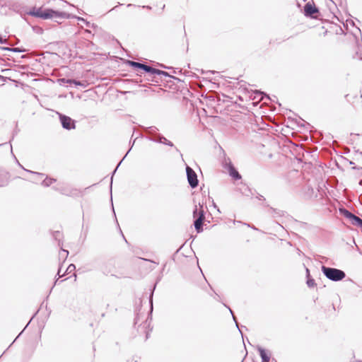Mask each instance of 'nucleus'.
<instances>
[{"label": "nucleus", "instance_id": "473e14b6", "mask_svg": "<svg viewBox=\"0 0 362 362\" xmlns=\"http://www.w3.org/2000/svg\"><path fill=\"white\" fill-rule=\"evenodd\" d=\"M84 23H85V24H86V26H88V27H91V28H95V27H97V25H95L94 23L90 24V23L89 21H88L87 20H86V22H84Z\"/></svg>", "mask_w": 362, "mask_h": 362}, {"label": "nucleus", "instance_id": "9b49d317", "mask_svg": "<svg viewBox=\"0 0 362 362\" xmlns=\"http://www.w3.org/2000/svg\"><path fill=\"white\" fill-rule=\"evenodd\" d=\"M264 206L269 208V213L273 218L283 217L285 215L284 211L269 206L267 204H265Z\"/></svg>", "mask_w": 362, "mask_h": 362}, {"label": "nucleus", "instance_id": "774afa93", "mask_svg": "<svg viewBox=\"0 0 362 362\" xmlns=\"http://www.w3.org/2000/svg\"><path fill=\"white\" fill-rule=\"evenodd\" d=\"M357 362H362V361H358Z\"/></svg>", "mask_w": 362, "mask_h": 362}, {"label": "nucleus", "instance_id": "423d86ee", "mask_svg": "<svg viewBox=\"0 0 362 362\" xmlns=\"http://www.w3.org/2000/svg\"><path fill=\"white\" fill-rule=\"evenodd\" d=\"M320 13V10L314 4H311L310 1L307 2L303 8V14L307 18H314L315 14Z\"/></svg>", "mask_w": 362, "mask_h": 362}, {"label": "nucleus", "instance_id": "393cba45", "mask_svg": "<svg viewBox=\"0 0 362 362\" xmlns=\"http://www.w3.org/2000/svg\"><path fill=\"white\" fill-rule=\"evenodd\" d=\"M19 166L23 169L24 170H25L26 172L29 173H31V174H34V175H37L38 176H40V177H43L45 175L42 173H38V172H35V171H32V170H27L25 169L23 165L20 164Z\"/></svg>", "mask_w": 362, "mask_h": 362}, {"label": "nucleus", "instance_id": "f8f14e48", "mask_svg": "<svg viewBox=\"0 0 362 362\" xmlns=\"http://www.w3.org/2000/svg\"><path fill=\"white\" fill-rule=\"evenodd\" d=\"M339 211L341 214H342L345 218H348L351 221V224L357 218V216H356L354 214L349 211V210L346 209L345 208L339 209Z\"/></svg>", "mask_w": 362, "mask_h": 362}, {"label": "nucleus", "instance_id": "20e7f679", "mask_svg": "<svg viewBox=\"0 0 362 362\" xmlns=\"http://www.w3.org/2000/svg\"><path fill=\"white\" fill-rule=\"evenodd\" d=\"M187 179L189 187L195 189L199 185V180L196 172L189 165H186Z\"/></svg>", "mask_w": 362, "mask_h": 362}, {"label": "nucleus", "instance_id": "ea45409f", "mask_svg": "<svg viewBox=\"0 0 362 362\" xmlns=\"http://www.w3.org/2000/svg\"><path fill=\"white\" fill-rule=\"evenodd\" d=\"M141 7L143 8H146L148 10H151L152 8L151 6H142Z\"/></svg>", "mask_w": 362, "mask_h": 362}, {"label": "nucleus", "instance_id": "603ef678", "mask_svg": "<svg viewBox=\"0 0 362 362\" xmlns=\"http://www.w3.org/2000/svg\"><path fill=\"white\" fill-rule=\"evenodd\" d=\"M120 232H121V233H122V238H123L124 239V240L127 242V240L125 239L124 235H123V233H122V230H120Z\"/></svg>", "mask_w": 362, "mask_h": 362}, {"label": "nucleus", "instance_id": "cd10ccee", "mask_svg": "<svg viewBox=\"0 0 362 362\" xmlns=\"http://www.w3.org/2000/svg\"><path fill=\"white\" fill-rule=\"evenodd\" d=\"M25 49L23 47H12L11 49V52L18 53L25 52Z\"/></svg>", "mask_w": 362, "mask_h": 362}, {"label": "nucleus", "instance_id": "de8ad7c7", "mask_svg": "<svg viewBox=\"0 0 362 362\" xmlns=\"http://www.w3.org/2000/svg\"><path fill=\"white\" fill-rule=\"evenodd\" d=\"M17 133H18V130H17V129H16V130L13 132L12 139H13L14 136H15L16 134H17Z\"/></svg>", "mask_w": 362, "mask_h": 362}, {"label": "nucleus", "instance_id": "a211bd4d", "mask_svg": "<svg viewBox=\"0 0 362 362\" xmlns=\"http://www.w3.org/2000/svg\"><path fill=\"white\" fill-rule=\"evenodd\" d=\"M42 8H33L31 10H30L27 13L30 16L36 17V18H41Z\"/></svg>", "mask_w": 362, "mask_h": 362}, {"label": "nucleus", "instance_id": "e2e57ef3", "mask_svg": "<svg viewBox=\"0 0 362 362\" xmlns=\"http://www.w3.org/2000/svg\"><path fill=\"white\" fill-rule=\"evenodd\" d=\"M329 1H331L332 3H334V1L333 0H329Z\"/></svg>", "mask_w": 362, "mask_h": 362}, {"label": "nucleus", "instance_id": "2eb2a0df", "mask_svg": "<svg viewBox=\"0 0 362 362\" xmlns=\"http://www.w3.org/2000/svg\"><path fill=\"white\" fill-rule=\"evenodd\" d=\"M306 284L309 288H313L316 286L315 281L310 275V270L306 268Z\"/></svg>", "mask_w": 362, "mask_h": 362}, {"label": "nucleus", "instance_id": "864d4df0", "mask_svg": "<svg viewBox=\"0 0 362 362\" xmlns=\"http://www.w3.org/2000/svg\"><path fill=\"white\" fill-rule=\"evenodd\" d=\"M213 206H214V208H217L216 204L214 202H213Z\"/></svg>", "mask_w": 362, "mask_h": 362}, {"label": "nucleus", "instance_id": "c03bdc74", "mask_svg": "<svg viewBox=\"0 0 362 362\" xmlns=\"http://www.w3.org/2000/svg\"><path fill=\"white\" fill-rule=\"evenodd\" d=\"M127 7H136V6L135 4H128L127 5Z\"/></svg>", "mask_w": 362, "mask_h": 362}, {"label": "nucleus", "instance_id": "a878e982", "mask_svg": "<svg viewBox=\"0 0 362 362\" xmlns=\"http://www.w3.org/2000/svg\"><path fill=\"white\" fill-rule=\"evenodd\" d=\"M352 225L358 226L361 228H362V219L357 216V218L355 219Z\"/></svg>", "mask_w": 362, "mask_h": 362}, {"label": "nucleus", "instance_id": "13d9d810", "mask_svg": "<svg viewBox=\"0 0 362 362\" xmlns=\"http://www.w3.org/2000/svg\"><path fill=\"white\" fill-rule=\"evenodd\" d=\"M11 153H13V148H12V146L11 145Z\"/></svg>", "mask_w": 362, "mask_h": 362}, {"label": "nucleus", "instance_id": "aec40b11", "mask_svg": "<svg viewBox=\"0 0 362 362\" xmlns=\"http://www.w3.org/2000/svg\"><path fill=\"white\" fill-rule=\"evenodd\" d=\"M56 181V179L52 178L47 175L45 180L42 182V185L47 187H49L52 183L55 182Z\"/></svg>", "mask_w": 362, "mask_h": 362}, {"label": "nucleus", "instance_id": "9d476101", "mask_svg": "<svg viewBox=\"0 0 362 362\" xmlns=\"http://www.w3.org/2000/svg\"><path fill=\"white\" fill-rule=\"evenodd\" d=\"M257 349L259 354V356L262 358V362H269L270 361V354L268 351L262 348V346H257Z\"/></svg>", "mask_w": 362, "mask_h": 362}, {"label": "nucleus", "instance_id": "3c124183", "mask_svg": "<svg viewBox=\"0 0 362 362\" xmlns=\"http://www.w3.org/2000/svg\"><path fill=\"white\" fill-rule=\"evenodd\" d=\"M120 5H122V4L119 3V4L116 6L113 7V8L112 10H115L118 6H120Z\"/></svg>", "mask_w": 362, "mask_h": 362}, {"label": "nucleus", "instance_id": "69168bd1", "mask_svg": "<svg viewBox=\"0 0 362 362\" xmlns=\"http://www.w3.org/2000/svg\"><path fill=\"white\" fill-rule=\"evenodd\" d=\"M329 1H331L332 3H334V1L333 0H329Z\"/></svg>", "mask_w": 362, "mask_h": 362}, {"label": "nucleus", "instance_id": "dca6fc26", "mask_svg": "<svg viewBox=\"0 0 362 362\" xmlns=\"http://www.w3.org/2000/svg\"><path fill=\"white\" fill-rule=\"evenodd\" d=\"M202 223L203 221H202L201 218H196L195 220H194L193 225L197 233H200L203 231Z\"/></svg>", "mask_w": 362, "mask_h": 362}, {"label": "nucleus", "instance_id": "58836bf2", "mask_svg": "<svg viewBox=\"0 0 362 362\" xmlns=\"http://www.w3.org/2000/svg\"><path fill=\"white\" fill-rule=\"evenodd\" d=\"M37 313V311L33 315V317H31L30 321L28 322V324H26V326L25 327L23 330L28 326V325L30 323L31 320L35 317V316L36 315Z\"/></svg>", "mask_w": 362, "mask_h": 362}, {"label": "nucleus", "instance_id": "bf43d9fd", "mask_svg": "<svg viewBox=\"0 0 362 362\" xmlns=\"http://www.w3.org/2000/svg\"><path fill=\"white\" fill-rule=\"evenodd\" d=\"M354 37H355V38H356V41H358L357 36H356V35H355Z\"/></svg>", "mask_w": 362, "mask_h": 362}, {"label": "nucleus", "instance_id": "39448f33", "mask_svg": "<svg viewBox=\"0 0 362 362\" xmlns=\"http://www.w3.org/2000/svg\"><path fill=\"white\" fill-rule=\"evenodd\" d=\"M59 118L62 127L67 130L74 129L76 128V121L70 117L62 113H59Z\"/></svg>", "mask_w": 362, "mask_h": 362}, {"label": "nucleus", "instance_id": "f257e3e1", "mask_svg": "<svg viewBox=\"0 0 362 362\" xmlns=\"http://www.w3.org/2000/svg\"><path fill=\"white\" fill-rule=\"evenodd\" d=\"M146 139L148 141L162 144L168 146L173 147L174 144L167 139L163 134L158 132V129L155 126L148 127L145 129Z\"/></svg>", "mask_w": 362, "mask_h": 362}, {"label": "nucleus", "instance_id": "72a5a7b5", "mask_svg": "<svg viewBox=\"0 0 362 362\" xmlns=\"http://www.w3.org/2000/svg\"><path fill=\"white\" fill-rule=\"evenodd\" d=\"M0 49H1V50H4V51H9V52H11L12 47H1V46H0Z\"/></svg>", "mask_w": 362, "mask_h": 362}, {"label": "nucleus", "instance_id": "4be33fe9", "mask_svg": "<svg viewBox=\"0 0 362 362\" xmlns=\"http://www.w3.org/2000/svg\"><path fill=\"white\" fill-rule=\"evenodd\" d=\"M127 64L129 66H131L132 68H133L134 69H140L142 63L132 61V60H128Z\"/></svg>", "mask_w": 362, "mask_h": 362}, {"label": "nucleus", "instance_id": "a19ab883", "mask_svg": "<svg viewBox=\"0 0 362 362\" xmlns=\"http://www.w3.org/2000/svg\"><path fill=\"white\" fill-rule=\"evenodd\" d=\"M62 251L65 254L66 257L69 255V251L66 250L62 249Z\"/></svg>", "mask_w": 362, "mask_h": 362}, {"label": "nucleus", "instance_id": "6e6552de", "mask_svg": "<svg viewBox=\"0 0 362 362\" xmlns=\"http://www.w3.org/2000/svg\"><path fill=\"white\" fill-rule=\"evenodd\" d=\"M193 202L194 204V208L193 209V218L195 220L196 218H201L202 221H205V211L204 209H198V206L197 204V201L195 199H193Z\"/></svg>", "mask_w": 362, "mask_h": 362}, {"label": "nucleus", "instance_id": "2f4dec72", "mask_svg": "<svg viewBox=\"0 0 362 362\" xmlns=\"http://www.w3.org/2000/svg\"><path fill=\"white\" fill-rule=\"evenodd\" d=\"M59 192L66 196H72L71 194H68V192L64 187L60 188Z\"/></svg>", "mask_w": 362, "mask_h": 362}, {"label": "nucleus", "instance_id": "bb28decb", "mask_svg": "<svg viewBox=\"0 0 362 362\" xmlns=\"http://www.w3.org/2000/svg\"><path fill=\"white\" fill-rule=\"evenodd\" d=\"M156 286V284H155V285L153 286V290L151 291L150 296H149V303H150L151 310L153 309V291H154Z\"/></svg>", "mask_w": 362, "mask_h": 362}, {"label": "nucleus", "instance_id": "ddd939ff", "mask_svg": "<svg viewBox=\"0 0 362 362\" xmlns=\"http://www.w3.org/2000/svg\"><path fill=\"white\" fill-rule=\"evenodd\" d=\"M60 81L62 83H69V84H74L76 86H81V87H86V85L84 82L81 81H77L75 79H66V78H61Z\"/></svg>", "mask_w": 362, "mask_h": 362}, {"label": "nucleus", "instance_id": "680f3d73", "mask_svg": "<svg viewBox=\"0 0 362 362\" xmlns=\"http://www.w3.org/2000/svg\"><path fill=\"white\" fill-rule=\"evenodd\" d=\"M329 1H331L332 3H334V1L333 0H329Z\"/></svg>", "mask_w": 362, "mask_h": 362}, {"label": "nucleus", "instance_id": "4d7b16f0", "mask_svg": "<svg viewBox=\"0 0 362 362\" xmlns=\"http://www.w3.org/2000/svg\"><path fill=\"white\" fill-rule=\"evenodd\" d=\"M359 59L362 60V54H360Z\"/></svg>", "mask_w": 362, "mask_h": 362}, {"label": "nucleus", "instance_id": "6e6d98bb", "mask_svg": "<svg viewBox=\"0 0 362 362\" xmlns=\"http://www.w3.org/2000/svg\"><path fill=\"white\" fill-rule=\"evenodd\" d=\"M6 143L0 144V146L5 145Z\"/></svg>", "mask_w": 362, "mask_h": 362}, {"label": "nucleus", "instance_id": "79ce46f5", "mask_svg": "<svg viewBox=\"0 0 362 362\" xmlns=\"http://www.w3.org/2000/svg\"><path fill=\"white\" fill-rule=\"evenodd\" d=\"M60 188H61V187H57V186H54V187H52V189H54L55 191H58V192H59Z\"/></svg>", "mask_w": 362, "mask_h": 362}, {"label": "nucleus", "instance_id": "0eeeda50", "mask_svg": "<svg viewBox=\"0 0 362 362\" xmlns=\"http://www.w3.org/2000/svg\"><path fill=\"white\" fill-rule=\"evenodd\" d=\"M140 69L143 70L145 73L148 74V76L146 78L148 81H151L158 83V81L155 79L156 68L151 67L145 63H142Z\"/></svg>", "mask_w": 362, "mask_h": 362}, {"label": "nucleus", "instance_id": "c756f323", "mask_svg": "<svg viewBox=\"0 0 362 362\" xmlns=\"http://www.w3.org/2000/svg\"><path fill=\"white\" fill-rule=\"evenodd\" d=\"M68 194H71V197H81L82 192H77V190L75 189L74 192H68Z\"/></svg>", "mask_w": 362, "mask_h": 362}, {"label": "nucleus", "instance_id": "f3484780", "mask_svg": "<svg viewBox=\"0 0 362 362\" xmlns=\"http://www.w3.org/2000/svg\"><path fill=\"white\" fill-rule=\"evenodd\" d=\"M238 191L240 192L243 195L247 197L252 194L251 189L249 188V187L245 185H243L241 187H239L238 188Z\"/></svg>", "mask_w": 362, "mask_h": 362}, {"label": "nucleus", "instance_id": "f03ea898", "mask_svg": "<svg viewBox=\"0 0 362 362\" xmlns=\"http://www.w3.org/2000/svg\"><path fill=\"white\" fill-rule=\"evenodd\" d=\"M321 271L327 279L332 281H339L346 277V273L339 269L322 266Z\"/></svg>", "mask_w": 362, "mask_h": 362}, {"label": "nucleus", "instance_id": "c9c22d12", "mask_svg": "<svg viewBox=\"0 0 362 362\" xmlns=\"http://www.w3.org/2000/svg\"><path fill=\"white\" fill-rule=\"evenodd\" d=\"M204 202H202V203H201L200 202H199L198 203H197V206H198V209H204Z\"/></svg>", "mask_w": 362, "mask_h": 362}, {"label": "nucleus", "instance_id": "4c0bfd02", "mask_svg": "<svg viewBox=\"0 0 362 362\" xmlns=\"http://www.w3.org/2000/svg\"><path fill=\"white\" fill-rule=\"evenodd\" d=\"M256 198L259 200H265V198L264 197V196H262V194H257Z\"/></svg>", "mask_w": 362, "mask_h": 362}, {"label": "nucleus", "instance_id": "7ed1b4c3", "mask_svg": "<svg viewBox=\"0 0 362 362\" xmlns=\"http://www.w3.org/2000/svg\"><path fill=\"white\" fill-rule=\"evenodd\" d=\"M71 17V15L64 11H59L54 10L52 8H45L42 9L41 18L42 19H57V18H64L68 19Z\"/></svg>", "mask_w": 362, "mask_h": 362}, {"label": "nucleus", "instance_id": "6ab92c4d", "mask_svg": "<svg viewBox=\"0 0 362 362\" xmlns=\"http://www.w3.org/2000/svg\"><path fill=\"white\" fill-rule=\"evenodd\" d=\"M156 76H164L165 77H170V78H174L175 80L180 81L177 77L172 76L167 71H163V70H160V69H156V71H155V77Z\"/></svg>", "mask_w": 362, "mask_h": 362}, {"label": "nucleus", "instance_id": "052dcab7", "mask_svg": "<svg viewBox=\"0 0 362 362\" xmlns=\"http://www.w3.org/2000/svg\"><path fill=\"white\" fill-rule=\"evenodd\" d=\"M357 29L358 30V32H360V33H361V30L358 28H357Z\"/></svg>", "mask_w": 362, "mask_h": 362}, {"label": "nucleus", "instance_id": "5701e85b", "mask_svg": "<svg viewBox=\"0 0 362 362\" xmlns=\"http://www.w3.org/2000/svg\"><path fill=\"white\" fill-rule=\"evenodd\" d=\"M223 305H224V306H226L227 308H228V310H229L230 313H231V315H232V316H233V320H234V322H235V325H236V327L238 328L239 332H240V333L241 334L242 337L243 338V332H242L241 329L239 328V324H238V321H237V318H236V317H235V316L234 315V314H233V310H231V309H230L228 305H226V304H223Z\"/></svg>", "mask_w": 362, "mask_h": 362}, {"label": "nucleus", "instance_id": "c85d7f7f", "mask_svg": "<svg viewBox=\"0 0 362 362\" xmlns=\"http://www.w3.org/2000/svg\"><path fill=\"white\" fill-rule=\"evenodd\" d=\"M76 269V266L74 264H70L66 270V273H71L73 271H74Z\"/></svg>", "mask_w": 362, "mask_h": 362}, {"label": "nucleus", "instance_id": "49530a36", "mask_svg": "<svg viewBox=\"0 0 362 362\" xmlns=\"http://www.w3.org/2000/svg\"><path fill=\"white\" fill-rule=\"evenodd\" d=\"M159 66H161L162 68H164V69H170V67L166 66H165L163 64H160Z\"/></svg>", "mask_w": 362, "mask_h": 362}, {"label": "nucleus", "instance_id": "1a4fd4ad", "mask_svg": "<svg viewBox=\"0 0 362 362\" xmlns=\"http://www.w3.org/2000/svg\"><path fill=\"white\" fill-rule=\"evenodd\" d=\"M136 139H134V140H132V139H130L129 141V144H130V148L128 150V151L127 152V153L124 155V156L122 158V159L119 162V163L117 164V167L115 168V169L113 170L112 173V177H111V182H110V193H112V177H113V175H115V173H116V171L117 170L119 166L121 165V163H122V161L124 160V158L127 157V154L130 152L132 148L133 147L134 143H135V141H136Z\"/></svg>", "mask_w": 362, "mask_h": 362}, {"label": "nucleus", "instance_id": "09e8293b", "mask_svg": "<svg viewBox=\"0 0 362 362\" xmlns=\"http://www.w3.org/2000/svg\"><path fill=\"white\" fill-rule=\"evenodd\" d=\"M149 337V332H146V339H147Z\"/></svg>", "mask_w": 362, "mask_h": 362}, {"label": "nucleus", "instance_id": "7c9ffc66", "mask_svg": "<svg viewBox=\"0 0 362 362\" xmlns=\"http://www.w3.org/2000/svg\"><path fill=\"white\" fill-rule=\"evenodd\" d=\"M0 44L1 45H8V40L3 37L2 35L0 34Z\"/></svg>", "mask_w": 362, "mask_h": 362}, {"label": "nucleus", "instance_id": "412c9836", "mask_svg": "<svg viewBox=\"0 0 362 362\" xmlns=\"http://www.w3.org/2000/svg\"><path fill=\"white\" fill-rule=\"evenodd\" d=\"M222 165L223 167L227 170L228 171L230 170V167L231 166L232 168L234 167L233 164L232 163L231 160L230 158H224L223 163H222Z\"/></svg>", "mask_w": 362, "mask_h": 362}, {"label": "nucleus", "instance_id": "a18cd8bd", "mask_svg": "<svg viewBox=\"0 0 362 362\" xmlns=\"http://www.w3.org/2000/svg\"><path fill=\"white\" fill-rule=\"evenodd\" d=\"M247 226L248 227L252 228V229H254V230H257V228L255 226H250V224H247Z\"/></svg>", "mask_w": 362, "mask_h": 362}, {"label": "nucleus", "instance_id": "4468645a", "mask_svg": "<svg viewBox=\"0 0 362 362\" xmlns=\"http://www.w3.org/2000/svg\"><path fill=\"white\" fill-rule=\"evenodd\" d=\"M228 175L234 180H239L242 178L241 175L239 173V172L237 170V169L231 166L230 167V170L228 171Z\"/></svg>", "mask_w": 362, "mask_h": 362}, {"label": "nucleus", "instance_id": "0e129e2a", "mask_svg": "<svg viewBox=\"0 0 362 362\" xmlns=\"http://www.w3.org/2000/svg\"><path fill=\"white\" fill-rule=\"evenodd\" d=\"M329 1H331L332 3H334V1L333 0H329Z\"/></svg>", "mask_w": 362, "mask_h": 362}, {"label": "nucleus", "instance_id": "b1692460", "mask_svg": "<svg viewBox=\"0 0 362 362\" xmlns=\"http://www.w3.org/2000/svg\"><path fill=\"white\" fill-rule=\"evenodd\" d=\"M52 237L54 240H58L59 242L60 241V238L62 237V233H60V231L59 230H55V231H53L52 233ZM60 244L59 243V245Z\"/></svg>", "mask_w": 362, "mask_h": 362}, {"label": "nucleus", "instance_id": "e433bc0d", "mask_svg": "<svg viewBox=\"0 0 362 362\" xmlns=\"http://www.w3.org/2000/svg\"><path fill=\"white\" fill-rule=\"evenodd\" d=\"M74 18H76L78 21H81V22H86V20L82 17H79V16H74Z\"/></svg>", "mask_w": 362, "mask_h": 362}, {"label": "nucleus", "instance_id": "5fc2aeb1", "mask_svg": "<svg viewBox=\"0 0 362 362\" xmlns=\"http://www.w3.org/2000/svg\"><path fill=\"white\" fill-rule=\"evenodd\" d=\"M16 160L17 164L19 165L21 163H19V161L17 160L16 158Z\"/></svg>", "mask_w": 362, "mask_h": 362}, {"label": "nucleus", "instance_id": "f704fd0d", "mask_svg": "<svg viewBox=\"0 0 362 362\" xmlns=\"http://www.w3.org/2000/svg\"><path fill=\"white\" fill-rule=\"evenodd\" d=\"M60 272H61V268L59 267V269H58V272H57V275L58 276V278L55 280L54 281V285L57 284V282L58 281V279L62 276L60 275Z\"/></svg>", "mask_w": 362, "mask_h": 362}, {"label": "nucleus", "instance_id": "338daca9", "mask_svg": "<svg viewBox=\"0 0 362 362\" xmlns=\"http://www.w3.org/2000/svg\"><path fill=\"white\" fill-rule=\"evenodd\" d=\"M134 362H138V361L137 360H134Z\"/></svg>", "mask_w": 362, "mask_h": 362}, {"label": "nucleus", "instance_id": "8fccbe9b", "mask_svg": "<svg viewBox=\"0 0 362 362\" xmlns=\"http://www.w3.org/2000/svg\"><path fill=\"white\" fill-rule=\"evenodd\" d=\"M23 332V330L19 333V334L18 335V337L15 339V340L13 341V343L17 339L18 337H19L20 335H21L22 332Z\"/></svg>", "mask_w": 362, "mask_h": 362}, {"label": "nucleus", "instance_id": "37998d69", "mask_svg": "<svg viewBox=\"0 0 362 362\" xmlns=\"http://www.w3.org/2000/svg\"><path fill=\"white\" fill-rule=\"evenodd\" d=\"M347 22H349V23L352 25V26H354L355 25V23H354V21H352V20H350V21H346Z\"/></svg>", "mask_w": 362, "mask_h": 362}]
</instances>
